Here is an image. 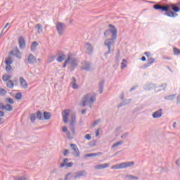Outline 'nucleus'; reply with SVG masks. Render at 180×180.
Instances as JSON below:
<instances>
[{"instance_id": "ea45409f", "label": "nucleus", "mask_w": 180, "mask_h": 180, "mask_svg": "<svg viewBox=\"0 0 180 180\" xmlns=\"http://www.w3.org/2000/svg\"><path fill=\"white\" fill-rule=\"evenodd\" d=\"M12 63H13V61H12V58L11 57H8V58L5 60V63L6 65H11Z\"/></svg>"}, {"instance_id": "338daca9", "label": "nucleus", "mask_w": 180, "mask_h": 180, "mask_svg": "<svg viewBox=\"0 0 180 180\" xmlns=\"http://www.w3.org/2000/svg\"><path fill=\"white\" fill-rule=\"evenodd\" d=\"M176 165L180 167V158L176 161Z\"/></svg>"}, {"instance_id": "e2e57ef3", "label": "nucleus", "mask_w": 180, "mask_h": 180, "mask_svg": "<svg viewBox=\"0 0 180 180\" xmlns=\"http://www.w3.org/2000/svg\"><path fill=\"white\" fill-rule=\"evenodd\" d=\"M127 136H129V134L125 133L121 136V139H126V137H127Z\"/></svg>"}, {"instance_id": "6ab92c4d", "label": "nucleus", "mask_w": 180, "mask_h": 180, "mask_svg": "<svg viewBox=\"0 0 180 180\" xmlns=\"http://www.w3.org/2000/svg\"><path fill=\"white\" fill-rule=\"evenodd\" d=\"M154 88H157V84H148L145 86L146 91H151V89H154Z\"/></svg>"}, {"instance_id": "2f4dec72", "label": "nucleus", "mask_w": 180, "mask_h": 180, "mask_svg": "<svg viewBox=\"0 0 180 180\" xmlns=\"http://www.w3.org/2000/svg\"><path fill=\"white\" fill-rule=\"evenodd\" d=\"M36 28L37 29V33L40 34V33H43V26L41 24H37L36 25Z\"/></svg>"}, {"instance_id": "69168bd1", "label": "nucleus", "mask_w": 180, "mask_h": 180, "mask_svg": "<svg viewBox=\"0 0 180 180\" xmlns=\"http://www.w3.org/2000/svg\"><path fill=\"white\" fill-rule=\"evenodd\" d=\"M63 155H65V157L67 156V155H68V149H65V151H64V153H63Z\"/></svg>"}, {"instance_id": "b1692460", "label": "nucleus", "mask_w": 180, "mask_h": 180, "mask_svg": "<svg viewBox=\"0 0 180 180\" xmlns=\"http://www.w3.org/2000/svg\"><path fill=\"white\" fill-rule=\"evenodd\" d=\"M37 46H39V43L37 41H33L31 45V51H36L37 50Z\"/></svg>"}, {"instance_id": "4be33fe9", "label": "nucleus", "mask_w": 180, "mask_h": 180, "mask_svg": "<svg viewBox=\"0 0 180 180\" xmlns=\"http://www.w3.org/2000/svg\"><path fill=\"white\" fill-rule=\"evenodd\" d=\"M51 119V112H44V120H50Z\"/></svg>"}, {"instance_id": "603ef678", "label": "nucleus", "mask_w": 180, "mask_h": 180, "mask_svg": "<svg viewBox=\"0 0 180 180\" xmlns=\"http://www.w3.org/2000/svg\"><path fill=\"white\" fill-rule=\"evenodd\" d=\"M70 130L73 134H75V125H70Z\"/></svg>"}, {"instance_id": "3c124183", "label": "nucleus", "mask_w": 180, "mask_h": 180, "mask_svg": "<svg viewBox=\"0 0 180 180\" xmlns=\"http://www.w3.org/2000/svg\"><path fill=\"white\" fill-rule=\"evenodd\" d=\"M74 165V163L72 162H68L65 167H66V168H71V167H72Z\"/></svg>"}, {"instance_id": "bb28decb", "label": "nucleus", "mask_w": 180, "mask_h": 180, "mask_svg": "<svg viewBox=\"0 0 180 180\" xmlns=\"http://www.w3.org/2000/svg\"><path fill=\"white\" fill-rule=\"evenodd\" d=\"M13 178V180H28L25 176H14Z\"/></svg>"}, {"instance_id": "c756f323", "label": "nucleus", "mask_w": 180, "mask_h": 180, "mask_svg": "<svg viewBox=\"0 0 180 180\" xmlns=\"http://www.w3.org/2000/svg\"><path fill=\"white\" fill-rule=\"evenodd\" d=\"M4 110H7V112H12L13 110V107L10 104H6L4 105Z\"/></svg>"}, {"instance_id": "a18cd8bd", "label": "nucleus", "mask_w": 180, "mask_h": 180, "mask_svg": "<svg viewBox=\"0 0 180 180\" xmlns=\"http://www.w3.org/2000/svg\"><path fill=\"white\" fill-rule=\"evenodd\" d=\"M70 57L69 56L63 63V68H65V67H67V64H70Z\"/></svg>"}, {"instance_id": "f257e3e1", "label": "nucleus", "mask_w": 180, "mask_h": 180, "mask_svg": "<svg viewBox=\"0 0 180 180\" xmlns=\"http://www.w3.org/2000/svg\"><path fill=\"white\" fill-rule=\"evenodd\" d=\"M96 101V96L94 93H89L84 96L82 98V105L85 107L89 106V108H92V105Z\"/></svg>"}, {"instance_id": "393cba45", "label": "nucleus", "mask_w": 180, "mask_h": 180, "mask_svg": "<svg viewBox=\"0 0 180 180\" xmlns=\"http://www.w3.org/2000/svg\"><path fill=\"white\" fill-rule=\"evenodd\" d=\"M7 88L10 89H13V86H15V84L13 83V80H8L6 83Z\"/></svg>"}, {"instance_id": "79ce46f5", "label": "nucleus", "mask_w": 180, "mask_h": 180, "mask_svg": "<svg viewBox=\"0 0 180 180\" xmlns=\"http://www.w3.org/2000/svg\"><path fill=\"white\" fill-rule=\"evenodd\" d=\"M65 133H66V136H67V138L68 139V140H72V139H74L72 135H71V132H70V131H68Z\"/></svg>"}, {"instance_id": "7c9ffc66", "label": "nucleus", "mask_w": 180, "mask_h": 180, "mask_svg": "<svg viewBox=\"0 0 180 180\" xmlns=\"http://www.w3.org/2000/svg\"><path fill=\"white\" fill-rule=\"evenodd\" d=\"M11 78H12V75H4L2 76V79L3 81H4V82H6V81H9Z\"/></svg>"}, {"instance_id": "a878e982", "label": "nucleus", "mask_w": 180, "mask_h": 180, "mask_svg": "<svg viewBox=\"0 0 180 180\" xmlns=\"http://www.w3.org/2000/svg\"><path fill=\"white\" fill-rule=\"evenodd\" d=\"M37 118L38 120H44V114L41 111L39 110L37 112Z\"/></svg>"}, {"instance_id": "423d86ee", "label": "nucleus", "mask_w": 180, "mask_h": 180, "mask_svg": "<svg viewBox=\"0 0 180 180\" xmlns=\"http://www.w3.org/2000/svg\"><path fill=\"white\" fill-rule=\"evenodd\" d=\"M70 147L72 149V154L73 156L76 158L81 157V153H79V149H78V146L74 143L70 144Z\"/></svg>"}, {"instance_id": "473e14b6", "label": "nucleus", "mask_w": 180, "mask_h": 180, "mask_svg": "<svg viewBox=\"0 0 180 180\" xmlns=\"http://www.w3.org/2000/svg\"><path fill=\"white\" fill-rule=\"evenodd\" d=\"M172 10L173 12H175V13H176L177 12H179L180 11V8H179V6H178L175 4H172Z\"/></svg>"}, {"instance_id": "13d9d810", "label": "nucleus", "mask_w": 180, "mask_h": 180, "mask_svg": "<svg viewBox=\"0 0 180 180\" xmlns=\"http://www.w3.org/2000/svg\"><path fill=\"white\" fill-rule=\"evenodd\" d=\"M144 55L146 56L147 58H150V56H151V53H150V52H145Z\"/></svg>"}, {"instance_id": "f704fd0d", "label": "nucleus", "mask_w": 180, "mask_h": 180, "mask_svg": "<svg viewBox=\"0 0 180 180\" xmlns=\"http://www.w3.org/2000/svg\"><path fill=\"white\" fill-rule=\"evenodd\" d=\"M125 178L128 179H130V180H133V179L137 180V179H139V177H137L134 175H131V174H127L125 176Z\"/></svg>"}, {"instance_id": "8fccbe9b", "label": "nucleus", "mask_w": 180, "mask_h": 180, "mask_svg": "<svg viewBox=\"0 0 180 180\" xmlns=\"http://www.w3.org/2000/svg\"><path fill=\"white\" fill-rule=\"evenodd\" d=\"M75 123H77V122L75 121V117H72L70 126H75Z\"/></svg>"}, {"instance_id": "c03bdc74", "label": "nucleus", "mask_w": 180, "mask_h": 180, "mask_svg": "<svg viewBox=\"0 0 180 180\" xmlns=\"http://www.w3.org/2000/svg\"><path fill=\"white\" fill-rule=\"evenodd\" d=\"M4 95H6V90L0 88V96H4Z\"/></svg>"}, {"instance_id": "0eeeda50", "label": "nucleus", "mask_w": 180, "mask_h": 180, "mask_svg": "<svg viewBox=\"0 0 180 180\" xmlns=\"http://www.w3.org/2000/svg\"><path fill=\"white\" fill-rule=\"evenodd\" d=\"M65 24L63 22H58L56 25V30L58 31V34L61 36L63 33L64 32V30H65Z\"/></svg>"}, {"instance_id": "49530a36", "label": "nucleus", "mask_w": 180, "mask_h": 180, "mask_svg": "<svg viewBox=\"0 0 180 180\" xmlns=\"http://www.w3.org/2000/svg\"><path fill=\"white\" fill-rule=\"evenodd\" d=\"M30 120L32 123L36 120V114H31Z\"/></svg>"}, {"instance_id": "4d7b16f0", "label": "nucleus", "mask_w": 180, "mask_h": 180, "mask_svg": "<svg viewBox=\"0 0 180 180\" xmlns=\"http://www.w3.org/2000/svg\"><path fill=\"white\" fill-rule=\"evenodd\" d=\"M84 137L86 139V140H91V139H92L91 134H86Z\"/></svg>"}, {"instance_id": "cd10ccee", "label": "nucleus", "mask_w": 180, "mask_h": 180, "mask_svg": "<svg viewBox=\"0 0 180 180\" xmlns=\"http://www.w3.org/2000/svg\"><path fill=\"white\" fill-rule=\"evenodd\" d=\"M154 61H155V58H149L148 59V65H145L144 66V68H147V67H150V65H151Z\"/></svg>"}, {"instance_id": "a19ab883", "label": "nucleus", "mask_w": 180, "mask_h": 180, "mask_svg": "<svg viewBox=\"0 0 180 180\" xmlns=\"http://www.w3.org/2000/svg\"><path fill=\"white\" fill-rule=\"evenodd\" d=\"M13 68H12V66L11 65H6V72H10V71H13Z\"/></svg>"}, {"instance_id": "7ed1b4c3", "label": "nucleus", "mask_w": 180, "mask_h": 180, "mask_svg": "<svg viewBox=\"0 0 180 180\" xmlns=\"http://www.w3.org/2000/svg\"><path fill=\"white\" fill-rule=\"evenodd\" d=\"M134 165V162H124L120 164H117L111 167V169H123L124 168H129Z\"/></svg>"}, {"instance_id": "f3484780", "label": "nucleus", "mask_w": 180, "mask_h": 180, "mask_svg": "<svg viewBox=\"0 0 180 180\" xmlns=\"http://www.w3.org/2000/svg\"><path fill=\"white\" fill-rule=\"evenodd\" d=\"M29 64H34L36 63V58L33 54H30L27 58Z\"/></svg>"}, {"instance_id": "de8ad7c7", "label": "nucleus", "mask_w": 180, "mask_h": 180, "mask_svg": "<svg viewBox=\"0 0 180 180\" xmlns=\"http://www.w3.org/2000/svg\"><path fill=\"white\" fill-rule=\"evenodd\" d=\"M15 99H17L18 101H20V99H22V94L21 93H16Z\"/></svg>"}, {"instance_id": "dca6fc26", "label": "nucleus", "mask_w": 180, "mask_h": 180, "mask_svg": "<svg viewBox=\"0 0 180 180\" xmlns=\"http://www.w3.org/2000/svg\"><path fill=\"white\" fill-rule=\"evenodd\" d=\"M82 68L85 70V71H91V63L85 61L82 65Z\"/></svg>"}, {"instance_id": "e433bc0d", "label": "nucleus", "mask_w": 180, "mask_h": 180, "mask_svg": "<svg viewBox=\"0 0 180 180\" xmlns=\"http://www.w3.org/2000/svg\"><path fill=\"white\" fill-rule=\"evenodd\" d=\"M175 96H176V94H172V95L165 97V99L166 101H173L175 98Z\"/></svg>"}, {"instance_id": "9d476101", "label": "nucleus", "mask_w": 180, "mask_h": 180, "mask_svg": "<svg viewBox=\"0 0 180 180\" xmlns=\"http://www.w3.org/2000/svg\"><path fill=\"white\" fill-rule=\"evenodd\" d=\"M84 49L87 54H92V53H94V47L90 43H86L84 45Z\"/></svg>"}, {"instance_id": "6e6552de", "label": "nucleus", "mask_w": 180, "mask_h": 180, "mask_svg": "<svg viewBox=\"0 0 180 180\" xmlns=\"http://www.w3.org/2000/svg\"><path fill=\"white\" fill-rule=\"evenodd\" d=\"M9 56H15L17 58H21L22 54L19 51V49L18 48H15L13 49V51H11L9 52Z\"/></svg>"}, {"instance_id": "4c0bfd02", "label": "nucleus", "mask_w": 180, "mask_h": 180, "mask_svg": "<svg viewBox=\"0 0 180 180\" xmlns=\"http://www.w3.org/2000/svg\"><path fill=\"white\" fill-rule=\"evenodd\" d=\"M68 158H65L63 160V162L60 164V168H64V167H65V165L68 163Z\"/></svg>"}, {"instance_id": "ddd939ff", "label": "nucleus", "mask_w": 180, "mask_h": 180, "mask_svg": "<svg viewBox=\"0 0 180 180\" xmlns=\"http://www.w3.org/2000/svg\"><path fill=\"white\" fill-rule=\"evenodd\" d=\"M18 44L20 49H22L26 47V42L25 41V39L22 37H20L18 38Z\"/></svg>"}, {"instance_id": "c9c22d12", "label": "nucleus", "mask_w": 180, "mask_h": 180, "mask_svg": "<svg viewBox=\"0 0 180 180\" xmlns=\"http://www.w3.org/2000/svg\"><path fill=\"white\" fill-rule=\"evenodd\" d=\"M123 143H124L123 141L116 142L115 143L112 144V146H111V148H116V147H119V146H122Z\"/></svg>"}, {"instance_id": "5701e85b", "label": "nucleus", "mask_w": 180, "mask_h": 180, "mask_svg": "<svg viewBox=\"0 0 180 180\" xmlns=\"http://www.w3.org/2000/svg\"><path fill=\"white\" fill-rule=\"evenodd\" d=\"M71 84L73 89H78V84H77V79L75 77H72Z\"/></svg>"}, {"instance_id": "9b49d317", "label": "nucleus", "mask_w": 180, "mask_h": 180, "mask_svg": "<svg viewBox=\"0 0 180 180\" xmlns=\"http://www.w3.org/2000/svg\"><path fill=\"white\" fill-rule=\"evenodd\" d=\"M110 165L109 163L99 164L94 166V169H105V168H109Z\"/></svg>"}, {"instance_id": "a211bd4d", "label": "nucleus", "mask_w": 180, "mask_h": 180, "mask_svg": "<svg viewBox=\"0 0 180 180\" xmlns=\"http://www.w3.org/2000/svg\"><path fill=\"white\" fill-rule=\"evenodd\" d=\"M20 82L22 88H24L25 89L27 88V82H26L23 77L20 78Z\"/></svg>"}, {"instance_id": "2eb2a0df", "label": "nucleus", "mask_w": 180, "mask_h": 180, "mask_svg": "<svg viewBox=\"0 0 180 180\" xmlns=\"http://www.w3.org/2000/svg\"><path fill=\"white\" fill-rule=\"evenodd\" d=\"M165 15L166 16H168L169 18H176V16H178V13H174L171 10H167V11H165Z\"/></svg>"}, {"instance_id": "aec40b11", "label": "nucleus", "mask_w": 180, "mask_h": 180, "mask_svg": "<svg viewBox=\"0 0 180 180\" xmlns=\"http://www.w3.org/2000/svg\"><path fill=\"white\" fill-rule=\"evenodd\" d=\"M99 155H102V152H98L96 153H88L85 155V158H89L91 157H98Z\"/></svg>"}, {"instance_id": "1a4fd4ad", "label": "nucleus", "mask_w": 180, "mask_h": 180, "mask_svg": "<svg viewBox=\"0 0 180 180\" xmlns=\"http://www.w3.org/2000/svg\"><path fill=\"white\" fill-rule=\"evenodd\" d=\"M70 116V110H65L62 112L63 120L64 123H68V117Z\"/></svg>"}, {"instance_id": "37998d69", "label": "nucleus", "mask_w": 180, "mask_h": 180, "mask_svg": "<svg viewBox=\"0 0 180 180\" xmlns=\"http://www.w3.org/2000/svg\"><path fill=\"white\" fill-rule=\"evenodd\" d=\"M8 26H9V22L6 24V25L4 26V29L1 31L0 36H2V34H5V33H6V31H5V30L8 27Z\"/></svg>"}, {"instance_id": "864d4df0", "label": "nucleus", "mask_w": 180, "mask_h": 180, "mask_svg": "<svg viewBox=\"0 0 180 180\" xmlns=\"http://www.w3.org/2000/svg\"><path fill=\"white\" fill-rule=\"evenodd\" d=\"M101 123V119H98L93 123V127H95L98 124Z\"/></svg>"}, {"instance_id": "5fc2aeb1", "label": "nucleus", "mask_w": 180, "mask_h": 180, "mask_svg": "<svg viewBox=\"0 0 180 180\" xmlns=\"http://www.w3.org/2000/svg\"><path fill=\"white\" fill-rule=\"evenodd\" d=\"M62 131L63 133H67V131H68V128L66 126L63 127Z\"/></svg>"}, {"instance_id": "0e129e2a", "label": "nucleus", "mask_w": 180, "mask_h": 180, "mask_svg": "<svg viewBox=\"0 0 180 180\" xmlns=\"http://www.w3.org/2000/svg\"><path fill=\"white\" fill-rule=\"evenodd\" d=\"M14 85H18V78H14V80L13 81Z\"/></svg>"}, {"instance_id": "774afa93", "label": "nucleus", "mask_w": 180, "mask_h": 180, "mask_svg": "<svg viewBox=\"0 0 180 180\" xmlns=\"http://www.w3.org/2000/svg\"><path fill=\"white\" fill-rule=\"evenodd\" d=\"M177 103H180V95L177 97Z\"/></svg>"}, {"instance_id": "f03ea898", "label": "nucleus", "mask_w": 180, "mask_h": 180, "mask_svg": "<svg viewBox=\"0 0 180 180\" xmlns=\"http://www.w3.org/2000/svg\"><path fill=\"white\" fill-rule=\"evenodd\" d=\"M117 38H109L107 39L104 42V46L108 49V51L104 53L105 57H108V54L113 53L112 47L115 46V43Z\"/></svg>"}, {"instance_id": "4468645a", "label": "nucleus", "mask_w": 180, "mask_h": 180, "mask_svg": "<svg viewBox=\"0 0 180 180\" xmlns=\"http://www.w3.org/2000/svg\"><path fill=\"white\" fill-rule=\"evenodd\" d=\"M85 175H86V171L82 170V171L77 172L74 175V178L75 179H77L80 176H85Z\"/></svg>"}, {"instance_id": "09e8293b", "label": "nucleus", "mask_w": 180, "mask_h": 180, "mask_svg": "<svg viewBox=\"0 0 180 180\" xmlns=\"http://www.w3.org/2000/svg\"><path fill=\"white\" fill-rule=\"evenodd\" d=\"M6 100L8 103H11V105H13V103H15V101H13V98H8Z\"/></svg>"}, {"instance_id": "f8f14e48", "label": "nucleus", "mask_w": 180, "mask_h": 180, "mask_svg": "<svg viewBox=\"0 0 180 180\" xmlns=\"http://www.w3.org/2000/svg\"><path fill=\"white\" fill-rule=\"evenodd\" d=\"M153 119H160L162 116V109H160L155 112L153 113L152 115Z\"/></svg>"}, {"instance_id": "052dcab7", "label": "nucleus", "mask_w": 180, "mask_h": 180, "mask_svg": "<svg viewBox=\"0 0 180 180\" xmlns=\"http://www.w3.org/2000/svg\"><path fill=\"white\" fill-rule=\"evenodd\" d=\"M120 53L118 52V53H117V58H116V59H115V62H116L117 64H119V56H120Z\"/></svg>"}, {"instance_id": "6e6d98bb", "label": "nucleus", "mask_w": 180, "mask_h": 180, "mask_svg": "<svg viewBox=\"0 0 180 180\" xmlns=\"http://www.w3.org/2000/svg\"><path fill=\"white\" fill-rule=\"evenodd\" d=\"M54 60H56V56H51L49 57V61H50V63H53V61H54Z\"/></svg>"}, {"instance_id": "c85d7f7f", "label": "nucleus", "mask_w": 180, "mask_h": 180, "mask_svg": "<svg viewBox=\"0 0 180 180\" xmlns=\"http://www.w3.org/2000/svg\"><path fill=\"white\" fill-rule=\"evenodd\" d=\"M65 58H66L65 54L63 53L60 56L58 57L56 60L58 61V63H63V61H64Z\"/></svg>"}, {"instance_id": "20e7f679", "label": "nucleus", "mask_w": 180, "mask_h": 180, "mask_svg": "<svg viewBox=\"0 0 180 180\" xmlns=\"http://www.w3.org/2000/svg\"><path fill=\"white\" fill-rule=\"evenodd\" d=\"M109 26L112 29L108 30L104 32L105 37H109L111 34V38L117 39V30L113 25H110Z\"/></svg>"}, {"instance_id": "72a5a7b5", "label": "nucleus", "mask_w": 180, "mask_h": 180, "mask_svg": "<svg viewBox=\"0 0 180 180\" xmlns=\"http://www.w3.org/2000/svg\"><path fill=\"white\" fill-rule=\"evenodd\" d=\"M104 85H105V81L102 80L101 82H100V84H99V88H100L99 92H100V94H102V92H103Z\"/></svg>"}, {"instance_id": "58836bf2", "label": "nucleus", "mask_w": 180, "mask_h": 180, "mask_svg": "<svg viewBox=\"0 0 180 180\" xmlns=\"http://www.w3.org/2000/svg\"><path fill=\"white\" fill-rule=\"evenodd\" d=\"M173 51H174V56H179V54H180V50L178 49V48L174 47V48H173Z\"/></svg>"}, {"instance_id": "680f3d73", "label": "nucleus", "mask_w": 180, "mask_h": 180, "mask_svg": "<svg viewBox=\"0 0 180 180\" xmlns=\"http://www.w3.org/2000/svg\"><path fill=\"white\" fill-rule=\"evenodd\" d=\"M160 87L163 88L164 91H165V89L167 88V84H161Z\"/></svg>"}, {"instance_id": "bf43d9fd", "label": "nucleus", "mask_w": 180, "mask_h": 180, "mask_svg": "<svg viewBox=\"0 0 180 180\" xmlns=\"http://www.w3.org/2000/svg\"><path fill=\"white\" fill-rule=\"evenodd\" d=\"M0 109H1V110H5V105L2 103H0Z\"/></svg>"}, {"instance_id": "39448f33", "label": "nucleus", "mask_w": 180, "mask_h": 180, "mask_svg": "<svg viewBox=\"0 0 180 180\" xmlns=\"http://www.w3.org/2000/svg\"><path fill=\"white\" fill-rule=\"evenodd\" d=\"M173 4H166L165 6H161L160 4H155L153 5V8L155 9V11H162V12L165 11H169V8H172Z\"/></svg>"}, {"instance_id": "412c9836", "label": "nucleus", "mask_w": 180, "mask_h": 180, "mask_svg": "<svg viewBox=\"0 0 180 180\" xmlns=\"http://www.w3.org/2000/svg\"><path fill=\"white\" fill-rule=\"evenodd\" d=\"M69 64H70L72 68H76L77 65H78V63H77V59L71 58L70 59Z\"/></svg>"}]
</instances>
